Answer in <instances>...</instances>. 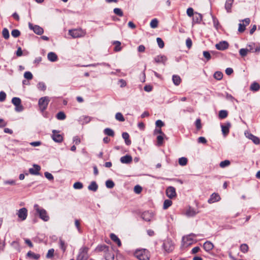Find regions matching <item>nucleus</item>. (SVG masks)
<instances>
[{"label":"nucleus","mask_w":260,"mask_h":260,"mask_svg":"<svg viewBox=\"0 0 260 260\" xmlns=\"http://www.w3.org/2000/svg\"><path fill=\"white\" fill-rule=\"evenodd\" d=\"M12 36L14 38H17L20 35V32L18 29H13L11 32Z\"/></svg>","instance_id":"6e6d98bb"},{"label":"nucleus","mask_w":260,"mask_h":260,"mask_svg":"<svg viewBox=\"0 0 260 260\" xmlns=\"http://www.w3.org/2000/svg\"><path fill=\"white\" fill-rule=\"evenodd\" d=\"M48 59L51 62H55L57 60V55L53 52H49L47 55Z\"/></svg>","instance_id":"5701e85b"},{"label":"nucleus","mask_w":260,"mask_h":260,"mask_svg":"<svg viewBox=\"0 0 260 260\" xmlns=\"http://www.w3.org/2000/svg\"><path fill=\"white\" fill-rule=\"evenodd\" d=\"M179 164L182 166H185L187 163V159L186 157H181L178 160Z\"/></svg>","instance_id":"37998d69"},{"label":"nucleus","mask_w":260,"mask_h":260,"mask_svg":"<svg viewBox=\"0 0 260 260\" xmlns=\"http://www.w3.org/2000/svg\"><path fill=\"white\" fill-rule=\"evenodd\" d=\"M203 55L206 59L207 61L211 59V55L208 51H205L203 52Z\"/></svg>","instance_id":"69168bd1"},{"label":"nucleus","mask_w":260,"mask_h":260,"mask_svg":"<svg viewBox=\"0 0 260 260\" xmlns=\"http://www.w3.org/2000/svg\"><path fill=\"white\" fill-rule=\"evenodd\" d=\"M106 186L108 188H112L114 186V183L112 180H108L106 182Z\"/></svg>","instance_id":"09e8293b"},{"label":"nucleus","mask_w":260,"mask_h":260,"mask_svg":"<svg viewBox=\"0 0 260 260\" xmlns=\"http://www.w3.org/2000/svg\"><path fill=\"white\" fill-rule=\"evenodd\" d=\"M240 250L242 252L245 253L248 250V246L246 244H242L240 246Z\"/></svg>","instance_id":"8fccbe9b"},{"label":"nucleus","mask_w":260,"mask_h":260,"mask_svg":"<svg viewBox=\"0 0 260 260\" xmlns=\"http://www.w3.org/2000/svg\"><path fill=\"white\" fill-rule=\"evenodd\" d=\"M113 12L116 15H117L121 17L123 15V12L121 10V9L120 8H115L113 10Z\"/></svg>","instance_id":"49530a36"},{"label":"nucleus","mask_w":260,"mask_h":260,"mask_svg":"<svg viewBox=\"0 0 260 260\" xmlns=\"http://www.w3.org/2000/svg\"><path fill=\"white\" fill-rule=\"evenodd\" d=\"M213 244L210 241H206L203 245V247L206 251H209L213 248Z\"/></svg>","instance_id":"393cba45"},{"label":"nucleus","mask_w":260,"mask_h":260,"mask_svg":"<svg viewBox=\"0 0 260 260\" xmlns=\"http://www.w3.org/2000/svg\"><path fill=\"white\" fill-rule=\"evenodd\" d=\"M113 44L115 45L114 49V50L115 52H118L121 50L120 42L118 41H115L113 42Z\"/></svg>","instance_id":"2f4dec72"},{"label":"nucleus","mask_w":260,"mask_h":260,"mask_svg":"<svg viewBox=\"0 0 260 260\" xmlns=\"http://www.w3.org/2000/svg\"><path fill=\"white\" fill-rule=\"evenodd\" d=\"M197 236H200V235H196L191 233L185 237H183L182 238V242L183 243V245L188 246L191 245L194 242H196V241L194 238Z\"/></svg>","instance_id":"39448f33"},{"label":"nucleus","mask_w":260,"mask_h":260,"mask_svg":"<svg viewBox=\"0 0 260 260\" xmlns=\"http://www.w3.org/2000/svg\"><path fill=\"white\" fill-rule=\"evenodd\" d=\"M59 243L60 248L62 250V251L63 252H64L66 250V246L65 245L64 242L62 240L60 239Z\"/></svg>","instance_id":"13d9d810"},{"label":"nucleus","mask_w":260,"mask_h":260,"mask_svg":"<svg viewBox=\"0 0 260 260\" xmlns=\"http://www.w3.org/2000/svg\"><path fill=\"white\" fill-rule=\"evenodd\" d=\"M17 214L21 220H24L27 216V210L25 208H21L18 211Z\"/></svg>","instance_id":"9d476101"},{"label":"nucleus","mask_w":260,"mask_h":260,"mask_svg":"<svg viewBox=\"0 0 260 260\" xmlns=\"http://www.w3.org/2000/svg\"><path fill=\"white\" fill-rule=\"evenodd\" d=\"M104 133L105 135L113 137L114 136V131L110 128H105L104 129Z\"/></svg>","instance_id":"e433bc0d"},{"label":"nucleus","mask_w":260,"mask_h":260,"mask_svg":"<svg viewBox=\"0 0 260 260\" xmlns=\"http://www.w3.org/2000/svg\"><path fill=\"white\" fill-rule=\"evenodd\" d=\"M230 165V161L229 160H225L220 162L219 166L221 168H225Z\"/></svg>","instance_id":"de8ad7c7"},{"label":"nucleus","mask_w":260,"mask_h":260,"mask_svg":"<svg viewBox=\"0 0 260 260\" xmlns=\"http://www.w3.org/2000/svg\"><path fill=\"white\" fill-rule=\"evenodd\" d=\"M134 255L139 260H149L150 257L149 251L146 249L136 250Z\"/></svg>","instance_id":"f257e3e1"},{"label":"nucleus","mask_w":260,"mask_h":260,"mask_svg":"<svg viewBox=\"0 0 260 260\" xmlns=\"http://www.w3.org/2000/svg\"><path fill=\"white\" fill-rule=\"evenodd\" d=\"M249 52L248 49L246 48H242L239 50V53L242 56H245L247 53Z\"/></svg>","instance_id":"3c124183"},{"label":"nucleus","mask_w":260,"mask_h":260,"mask_svg":"<svg viewBox=\"0 0 260 260\" xmlns=\"http://www.w3.org/2000/svg\"><path fill=\"white\" fill-rule=\"evenodd\" d=\"M66 117V114L63 112H59L56 115V118L58 120H64Z\"/></svg>","instance_id":"79ce46f5"},{"label":"nucleus","mask_w":260,"mask_h":260,"mask_svg":"<svg viewBox=\"0 0 260 260\" xmlns=\"http://www.w3.org/2000/svg\"><path fill=\"white\" fill-rule=\"evenodd\" d=\"M167 58L165 55H158L154 58V61L156 63H162L165 64Z\"/></svg>","instance_id":"412c9836"},{"label":"nucleus","mask_w":260,"mask_h":260,"mask_svg":"<svg viewBox=\"0 0 260 260\" xmlns=\"http://www.w3.org/2000/svg\"><path fill=\"white\" fill-rule=\"evenodd\" d=\"M2 35L3 37L6 40L8 39L10 37L9 30L6 28H4L3 29L2 31Z\"/></svg>","instance_id":"a19ab883"},{"label":"nucleus","mask_w":260,"mask_h":260,"mask_svg":"<svg viewBox=\"0 0 260 260\" xmlns=\"http://www.w3.org/2000/svg\"><path fill=\"white\" fill-rule=\"evenodd\" d=\"M195 124L198 129H200L202 127L201 121L200 119H197L196 121Z\"/></svg>","instance_id":"338daca9"},{"label":"nucleus","mask_w":260,"mask_h":260,"mask_svg":"<svg viewBox=\"0 0 260 260\" xmlns=\"http://www.w3.org/2000/svg\"><path fill=\"white\" fill-rule=\"evenodd\" d=\"M156 41H157V44H158V46L159 47V48H164V43L161 38H157L156 39Z\"/></svg>","instance_id":"052dcab7"},{"label":"nucleus","mask_w":260,"mask_h":260,"mask_svg":"<svg viewBox=\"0 0 260 260\" xmlns=\"http://www.w3.org/2000/svg\"><path fill=\"white\" fill-rule=\"evenodd\" d=\"M220 199V196L218 193H213L210 196V198L208 200V202L209 204H212L219 201Z\"/></svg>","instance_id":"f3484780"},{"label":"nucleus","mask_w":260,"mask_h":260,"mask_svg":"<svg viewBox=\"0 0 260 260\" xmlns=\"http://www.w3.org/2000/svg\"><path fill=\"white\" fill-rule=\"evenodd\" d=\"M73 187L76 189H80L83 188V184L80 182H76L74 184Z\"/></svg>","instance_id":"4d7b16f0"},{"label":"nucleus","mask_w":260,"mask_h":260,"mask_svg":"<svg viewBox=\"0 0 260 260\" xmlns=\"http://www.w3.org/2000/svg\"><path fill=\"white\" fill-rule=\"evenodd\" d=\"M223 74L221 72L217 71L214 74V77L215 79L220 80L222 78Z\"/></svg>","instance_id":"a18cd8bd"},{"label":"nucleus","mask_w":260,"mask_h":260,"mask_svg":"<svg viewBox=\"0 0 260 260\" xmlns=\"http://www.w3.org/2000/svg\"><path fill=\"white\" fill-rule=\"evenodd\" d=\"M158 21L157 19L154 18L151 20L150 23V27L152 28H156L158 26Z\"/></svg>","instance_id":"ea45409f"},{"label":"nucleus","mask_w":260,"mask_h":260,"mask_svg":"<svg viewBox=\"0 0 260 260\" xmlns=\"http://www.w3.org/2000/svg\"><path fill=\"white\" fill-rule=\"evenodd\" d=\"M110 238L112 240L117 243V245L120 247L121 245V243L118 237L114 234H111Z\"/></svg>","instance_id":"bb28decb"},{"label":"nucleus","mask_w":260,"mask_h":260,"mask_svg":"<svg viewBox=\"0 0 260 260\" xmlns=\"http://www.w3.org/2000/svg\"><path fill=\"white\" fill-rule=\"evenodd\" d=\"M228 115V112L226 110H222L219 112L218 116L220 119L225 118Z\"/></svg>","instance_id":"f704fd0d"},{"label":"nucleus","mask_w":260,"mask_h":260,"mask_svg":"<svg viewBox=\"0 0 260 260\" xmlns=\"http://www.w3.org/2000/svg\"><path fill=\"white\" fill-rule=\"evenodd\" d=\"M132 157L129 155H126L120 158V161L122 164H129L132 161Z\"/></svg>","instance_id":"aec40b11"},{"label":"nucleus","mask_w":260,"mask_h":260,"mask_svg":"<svg viewBox=\"0 0 260 260\" xmlns=\"http://www.w3.org/2000/svg\"><path fill=\"white\" fill-rule=\"evenodd\" d=\"M245 135L247 138L252 140L255 144H259V139L257 137L254 136L248 132L245 133Z\"/></svg>","instance_id":"4468645a"},{"label":"nucleus","mask_w":260,"mask_h":260,"mask_svg":"<svg viewBox=\"0 0 260 260\" xmlns=\"http://www.w3.org/2000/svg\"><path fill=\"white\" fill-rule=\"evenodd\" d=\"M142 188L139 185H136L134 187V191L135 193L139 194L141 192Z\"/></svg>","instance_id":"680f3d73"},{"label":"nucleus","mask_w":260,"mask_h":260,"mask_svg":"<svg viewBox=\"0 0 260 260\" xmlns=\"http://www.w3.org/2000/svg\"><path fill=\"white\" fill-rule=\"evenodd\" d=\"M24 77L27 80H31L32 79V75L30 72H26L24 74Z\"/></svg>","instance_id":"bf43d9fd"},{"label":"nucleus","mask_w":260,"mask_h":260,"mask_svg":"<svg viewBox=\"0 0 260 260\" xmlns=\"http://www.w3.org/2000/svg\"><path fill=\"white\" fill-rule=\"evenodd\" d=\"M247 49L249 52H259L260 46L256 45L254 43H251L247 46Z\"/></svg>","instance_id":"ddd939ff"},{"label":"nucleus","mask_w":260,"mask_h":260,"mask_svg":"<svg viewBox=\"0 0 260 260\" xmlns=\"http://www.w3.org/2000/svg\"><path fill=\"white\" fill-rule=\"evenodd\" d=\"M49 102L50 99L48 96L42 97L39 100L38 105L41 112H44L47 109Z\"/></svg>","instance_id":"423d86ee"},{"label":"nucleus","mask_w":260,"mask_h":260,"mask_svg":"<svg viewBox=\"0 0 260 260\" xmlns=\"http://www.w3.org/2000/svg\"><path fill=\"white\" fill-rule=\"evenodd\" d=\"M187 14L189 17L193 16L194 13L193 10L192 8H189L187 9L186 11Z\"/></svg>","instance_id":"774afa93"},{"label":"nucleus","mask_w":260,"mask_h":260,"mask_svg":"<svg viewBox=\"0 0 260 260\" xmlns=\"http://www.w3.org/2000/svg\"><path fill=\"white\" fill-rule=\"evenodd\" d=\"M95 251L101 252L103 251L104 253L108 252V247L105 245H99L95 249Z\"/></svg>","instance_id":"a878e982"},{"label":"nucleus","mask_w":260,"mask_h":260,"mask_svg":"<svg viewBox=\"0 0 260 260\" xmlns=\"http://www.w3.org/2000/svg\"><path fill=\"white\" fill-rule=\"evenodd\" d=\"M215 47L219 50H224L229 47V44L226 41H222L216 44Z\"/></svg>","instance_id":"dca6fc26"},{"label":"nucleus","mask_w":260,"mask_h":260,"mask_svg":"<svg viewBox=\"0 0 260 260\" xmlns=\"http://www.w3.org/2000/svg\"><path fill=\"white\" fill-rule=\"evenodd\" d=\"M28 26L30 29L32 30L35 34L38 35H41L44 32L43 29L39 25H34L32 23H29Z\"/></svg>","instance_id":"1a4fd4ad"},{"label":"nucleus","mask_w":260,"mask_h":260,"mask_svg":"<svg viewBox=\"0 0 260 260\" xmlns=\"http://www.w3.org/2000/svg\"><path fill=\"white\" fill-rule=\"evenodd\" d=\"M27 256L29 257L35 259H38L40 257V255L39 254H35L31 251H29L27 252Z\"/></svg>","instance_id":"c9c22d12"},{"label":"nucleus","mask_w":260,"mask_h":260,"mask_svg":"<svg viewBox=\"0 0 260 260\" xmlns=\"http://www.w3.org/2000/svg\"><path fill=\"white\" fill-rule=\"evenodd\" d=\"M166 194L170 199H172L176 197V189L173 186H169L166 189Z\"/></svg>","instance_id":"9b49d317"},{"label":"nucleus","mask_w":260,"mask_h":260,"mask_svg":"<svg viewBox=\"0 0 260 260\" xmlns=\"http://www.w3.org/2000/svg\"><path fill=\"white\" fill-rule=\"evenodd\" d=\"M231 127V124L230 122H226L224 124H221V131L224 136H226L229 133L230 128Z\"/></svg>","instance_id":"f8f14e48"},{"label":"nucleus","mask_w":260,"mask_h":260,"mask_svg":"<svg viewBox=\"0 0 260 260\" xmlns=\"http://www.w3.org/2000/svg\"><path fill=\"white\" fill-rule=\"evenodd\" d=\"M172 204V202L170 200H166L164 202L163 208L164 209H168Z\"/></svg>","instance_id":"4c0bfd02"},{"label":"nucleus","mask_w":260,"mask_h":260,"mask_svg":"<svg viewBox=\"0 0 260 260\" xmlns=\"http://www.w3.org/2000/svg\"><path fill=\"white\" fill-rule=\"evenodd\" d=\"M69 34L73 38L83 37L86 35L85 30L81 28L69 30Z\"/></svg>","instance_id":"20e7f679"},{"label":"nucleus","mask_w":260,"mask_h":260,"mask_svg":"<svg viewBox=\"0 0 260 260\" xmlns=\"http://www.w3.org/2000/svg\"><path fill=\"white\" fill-rule=\"evenodd\" d=\"M202 20V15L199 13L196 12L193 16V23H200Z\"/></svg>","instance_id":"6ab92c4d"},{"label":"nucleus","mask_w":260,"mask_h":260,"mask_svg":"<svg viewBox=\"0 0 260 260\" xmlns=\"http://www.w3.org/2000/svg\"><path fill=\"white\" fill-rule=\"evenodd\" d=\"M44 175L49 180H53L54 179L53 176L48 172H45Z\"/></svg>","instance_id":"e2e57ef3"},{"label":"nucleus","mask_w":260,"mask_h":260,"mask_svg":"<svg viewBox=\"0 0 260 260\" xmlns=\"http://www.w3.org/2000/svg\"><path fill=\"white\" fill-rule=\"evenodd\" d=\"M12 103L15 106V110L17 112H20L23 110V106L21 105V100L19 98H13L12 100Z\"/></svg>","instance_id":"6e6552de"},{"label":"nucleus","mask_w":260,"mask_h":260,"mask_svg":"<svg viewBox=\"0 0 260 260\" xmlns=\"http://www.w3.org/2000/svg\"><path fill=\"white\" fill-rule=\"evenodd\" d=\"M88 251L89 248L87 246L81 247L79 250L76 260H87L89 257Z\"/></svg>","instance_id":"7ed1b4c3"},{"label":"nucleus","mask_w":260,"mask_h":260,"mask_svg":"<svg viewBox=\"0 0 260 260\" xmlns=\"http://www.w3.org/2000/svg\"><path fill=\"white\" fill-rule=\"evenodd\" d=\"M115 118L117 120H118L119 121H121V122H123L125 120V119H124L123 116L120 112H118L116 114Z\"/></svg>","instance_id":"58836bf2"},{"label":"nucleus","mask_w":260,"mask_h":260,"mask_svg":"<svg viewBox=\"0 0 260 260\" xmlns=\"http://www.w3.org/2000/svg\"><path fill=\"white\" fill-rule=\"evenodd\" d=\"M34 208L41 219L44 221H48L49 220V216L46 210L40 207L38 204H35Z\"/></svg>","instance_id":"f03ea898"},{"label":"nucleus","mask_w":260,"mask_h":260,"mask_svg":"<svg viewBox=\"0 0 260 260\" xmlns=\"http://www.w3.org/2000/svg\"><path fill=\"white\" fill-rule=\"evenodd\" d=\"M246 25L244 23H239L238 31L240 32H243L245 30Z\"/></svg>","instance_id":"0e129e2a"},{"label":"nucleus","mask_w":260,"mask_h":260,"mask_svg":"<svg viewBox=\"0 0 260 260\" xmlns=\"http://www.w3.org/2000/svg\"><path fill=\"white\" fill-rule=\"evenodd\" d=\"M234 0H226L225 9L228 12H230Z\"/></svg>","instance_id":"cd10ccee"},{"label":"nucleus","mask_w":260,"mask_h":260,"mask_svg":"<svg viewBox=\"0 0 260 260\" xmlns=\"http://www.w3.org/2000/svg\"><path fill=\"white\" fill-rule=\"evenodd\" d=\"M34 168H30L29 169V172L32 175H39V171L41 170V167L38 165H34Z\"/></svg>","instance_id":"a211bd4d"},{"label":"nucleus","mask_w":260,"mask_h":260,"mask_svg":"<svg viewBox=\"0 0 260 260\" xmlns=\"http://www.w3.org/2000/svg\"><path fill=\"white\" fill-rule=\"evenodd\" d=\"M151 217V214L148 212H145L142 214V218L145 221H150Z\"/></svg>","instance_id":"72a5a7b5"},{"label":"nucleus","mask_w":260,"mask_h":260,"mask_svg":"<svg viewBox=\"0 0 260 260\" xmlns=\"http://www.w3.org/2000/svg\"><path fill=\"white\" fill-rule=\"evenodd\" d=\"M52 133H53V134H52L51 137L54 141H55L56 142H58V143H60L63 141L62 136L61 135L58 134L56 132V131L53 130L52 131Z\"/></svg>","instance_id":"2eb2a0df"},{"label":"nucleus","mask_w":260,"mask_h":260,"mask_svg":"<svg viewBox=\"0 0 260 260\" xmlns=\"http://www.w3.org/2000/svg\"><path fill=\"white\" fill-rule=\"evenodd\" d=\"M172 80L174 84L176 86L179 85L181 81L180 77L178 75H173Z\"/></svg>","instance_id":"c756f323"},{"label":"nucleus","mask_w":260,"mask_h":260,"mask_svg":"<svg viewBox=\"0 0 260 260\" xmlns=\"http://www.w3.org/2000/svg\"><path fill=\"white\" fill-rule=\"evenodd\" d=\"M259 88L260 86L259 84L255 82L252 83L250 87V90L253 91H257L259 89Z\"/></svg>","instance_id":"7c9ffc66"},{"label":"nucleus","mask_w":260,"mask_h":260,"mask_svg":"<svg viewBox=\"0 0 260 260\" xmlns=\"http://www.w3.org/2000/svg\"><path fill=\"white\" fill-rule=\"evenodd\" d=\"M80 120L83 123H87L90 121V117L87 116H83L80 118Z\"/></svg>","instance_id":"c03bdc74"},{"label":"nucleus","mask_w":260,"mask_h":260,"mask_svg":"<svg viewBox=\"0 0 260 260\" xmlns=\"http://www.w3.org/2000/svg\"><path fill=\"white\" fill-rule=\"evenodd\" d=\"M122 138L125 140V143L127 145H129L131 143V140L129 139V135L128 133L125 132L123 133L122 135Z\"/></svg>","instance_id":"473e14b6"},{"label":"nucleus","mask_w":260,"mask_h":260,"mask_svg":"<svg viewBox=\"0 0 260 260\" xmlns=\"http://www.w3.org/2000/svg\"><path fill=\"white\" fill-rule=\"evenodd\" d=\"M37 87L39 90L43 91L45 90L46 88V86L43 82H39L37 85Z\"/></svg>","instance_id":"864d4df0"},{"label":"nucleus","mask_w":260,"mask_h":260,"mask_svg":"<svg viewBox=\"0 0 260 260\" xmlns=\"http://www.w3.org/2000/svg\"><path fill=\"white\" fill-rule=\"evenodd\" d=\"M104 254L105 258L106 260H113L114 258V255L112 250L111 249L110 250L109 248L108 252H105Z\"/></svg>","instance_id":"4be33fe9"},{"label":"nucleus","mask_w":260,"mask_h":260,"mask_svg":"<svg viewBox=\"0 0 260 260\" xmlns=\"http://www.w3.org/2000/svg\"><path fill=\"white\" fill-rule=\"evenodd\" d=\"M198 211H197L193 208L191 207H189V208L186 211V215L188 217H193L197 213Z\"/></svg>","instance_id":"b1692460"},{"label":"nucleus","mask_w":260,"mask_h":260,"mask_svg":"<svg viewBox=\"0 0 260 260\" xmlns=\"http://www.w3.org/2000/svg\"><path fill=\"white\" fill-rule=\"evenodd\" d=\"M162 248L166 252L170 253L174 250V244L171 239H167L164 241Z\"/></svg>","instance_id":"0eeeda50"},{"label":"nucleus","mask_w":260,"mask_h":260,"mask_svg":"<svg viewBox=\"0 0 260 260\" xmlns=\"http://www.w3.org/2000/svg\"><path fill=\"white\" fill-rule=\"evenodd\" d=\"M54 249L52 248V249H49L46 254V257L47 258H51L53 257V256L54 255Z\"/></svg>","instance_id":"603ef678"},{"label":"nucleus","mask_w":260,"mask_h":260,"mask_svg":"<svg viewBox=\"0 0 260 260\" xmlns=\"http://www.w3.org/2000/svg\"><path fill=\"white\" fill-rule=\"evenodd\" d=\"M164 136L159 135L157 137V143L158 146H160L163 143Z\"/></svg>","instance_id":"5fc2aeb1"},{"label":"nucleus","mask_w":260,"mask_h":260,"mask_svg":"<svg viewBox=\"0 0 260 260\" xmlns=\"http://www.w3.org/2000/svg\"><path fill=\"white\" fill-rule=\"evenodd\" d=\"M98 188V185L95 181L91 182L90 185L88 186V189L89 190L93 191H96Z\"/></svg>","instance_id":"c85d7f7f"}]
</instances>
